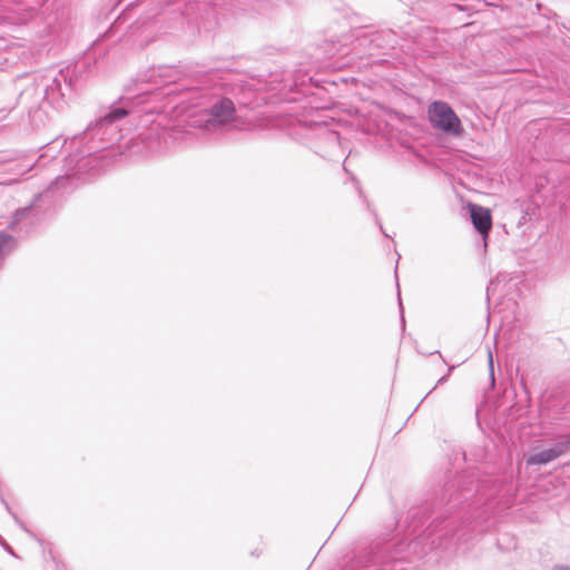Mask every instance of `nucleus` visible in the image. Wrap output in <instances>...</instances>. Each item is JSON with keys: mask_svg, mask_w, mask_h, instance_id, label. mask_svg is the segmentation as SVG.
<instances>
[{"mask_svg": "<svg viewBox=\"0 0 570 570\" xmlns=\"http://www.w3.org/2000/svg\"><path fill=\"white\" fill-rule=\"evenodd\" d=\"M435 389V386L425 395L423 396V400H426V396Z\"/></svg>", "mask_w": 570, "mask_h": 570, "instance_id": "393cba45", "label": "nucleus"}, {"mask_svg": "<svg viewBox=\"0 0 570 570\" xmlns=\"http://www.w3.org/2000/svg\"><path fill=\"white\" fill-rule=\"evenodd\" d=\"M383 33L379 31L363 32L362 35L357 36L356 41L360 47L364 48V53L372 56L374 53V49L383 48L381 43Z\"/></svg>", "mask_w": 570, "mask_h": 570, "instance_id": "1a4fd4ad", "label": "nucleus"}, {"mask_svg": "<svg viewBox=\"0 0 570 570\" xmlns=\"http://www.w3.org/2000/svg\"><path fill=\"white\" fill-rule=\"evenodd\" d=\"M570 450V436L556 442L551 448L543 449L529 456L527 463L529 465H546L558 458L562 456Z\"/></svg>", "mask_w": 570, "mask_h": 570, "instance_id": "39448f33", "label": "nucleus"}, {"mask_svg": "<svg viewBox=\"0 0 570 570\" xmlns=\"http://www.w3.org/2000/svg\"><path fill=\"white\" fill-rule=\"evenodd\" d=\"M397 295H399V305H400V309H401V313H402V323L404 324L403 306H402L400 293Z\"/></svg>", "mask_w": 570, "mask_h": 570, "instance_id": "4be33fe9", "label": "nucleus"}, {"mask_svg": "<svg viewBox=\"0 0 570 570\" xmlns=\"http://www.w3.org/2000/svg\"><path fill=\"white\" fill-rule=\"evenodd\" d=\"M371 212H372V214L374 215V217H375V222H376V224L379 225V227H380L381 232H382V233L387 237L389 235H387V234H385V232H384V229H383V226H382V223H381V220H380V218H379L377 214L375 213V210H374V209H371Z\"/></svg>", "mask_w": 570, "mask_h": 570, "instance_id": "dca6fc26", "label": "nucleus"}, {"mask_svg": "<svg viewBox=\"0 0 570 570\" xmlns=\"http://www.w3.org/2000/svg\"><path fill=\"white\" fill-rule=\"evenodd\" d=\"M236 109L232 99L217 97L207 108L199 110L190 119V126L208 134L222 131L235 119Z\"/></svg>", "mask_w": 570, "mask_h": 570, "instance_id": "7ed1b4c3", "label": "nucleus"}, {"mask_svg": "<svg viewBox=\"0 0 570 570\" xmlns=\"http://www.w3.org/2000/svg\"><path fill=\"white\" fill-rule=\"evenodd\" d=\"M0 502L3 504L4 509L7 510V512L12 515L13 520L16 521V523L22 529L24 530L26 532L30 533V531L27 529L26 524L17 517V514L11 510L9 503L6 501V499L3 498L2 493L0 492Z\"/></svg>", "mask_w": 570, "mask_h": 570, "instance_id": "f8f14e48", "label": "nucleus"}, {"mask_svg": "<svg viewBox=\"0 0 570 570\" xmlns=\"http://www.w3.org/2000/svg\"><path fill=\"white\" fill-rule=\"evenodd\" d=\"M431 124L444 132L460 136L463 131L461 121L448 102L433 101L429 108Z\"/></svg>", "mask_w": 570, "mask_h": 570, "instance_id": "20e7f679", "label": "nucleus"}, {"mask_svg": "<svg viewBox=\"0 0 570 570\" xmlns=\"http://www.w3.org/2000/svg\"><path fill=\"white\" fill-rule=\"evenodd\" d=\"M315 148H316V154H320V155H322V156H325L326 150H323V148H322V146H321V145H316V146H315Z\"/></svg>", "mask_w": 570, "mask_h": 570, "instance_id": "aec40b11", "label": "nucleus"}, {"mask_svg": "<svg viewBox=\"0 0 570 570\" xmlns=\"http://www.w3.org/2000/svg\"><path fill=\"white\" fill-rule=\"evenodd\" d=\"M1 546L11 554H13L12 548L1 538L0 540Z\"/></svg>", "mask_w": 570, "mask_h": 570, "instance_id": "6ab92c4d", "label": "nucleus"}, {"mask_svg": "<svg viewBox=\"0 0 570 570\" xmlns=\"http://www.w3.org/2000/svg\"><path fill=\"white\" fill-rule=\"evenodd\" d=\"M315 137L321 145L333 151L340 147V134L336 130L328 129L323 124L315 125Z\"/></svg>", "mask_w": 570, "mask_h": 570, "instance_id": "6e6552de", "label": "nucleus"}, {"mask_svg": "<svg viewBox=\"0 0 570 570\" xmlns=\"http://www.w3.org/2000/svg\"><path fill=\"white\" fill-rule=\"evenodd\" d=\"M452 370H453V367H450V368L448 370V374L443 375L442 377H440V379L438 380V382H436V384H435V387H436L438 385L443 384L444 382H446V380H448V377H449V374H450V372H451Z\"/></svg>", "mask_w": 570, "mask_h": 570, "instance_id": "a211bd4d", "label": "nucleus"}, {"mask_svg": "<svg viewBox=\"0 0 570 570\" xmlns=\"http://www.w3.org/2000/svg\"><path fill=\"white\" fill-rule=\"evenodd\" d=\"M430 354H431V355H432V354H439V355L441 356V354H440V352H439V351L431 352Z\"/></svg>", "mask_w": 570, "mask_h": 570, "instance_id": "a878e982", "label": "nucleus"}, {"mask_svg": "<svg viewBox=\"0 0 570 570\" xmlns=\"http://www.w3.org/2000/svg\"><path fill=\"white\" fill-rule=\"evenodd\" d=\"M37 222L35 203L29 206L18 208L12 217L9 228L16 232L28 233L29 228Z\"/></svg>", "mask_w": 570, "mask_h": 570, "instance_id": "423d86ee", "label": "nucleus"}, {"mask_svg": "<svg viewBox=\"0 0 570 570\" xmlns=\"http://www.w3.org/2000/svg\"><path fill=\"white\" fill-rule=\"evenodd\" d=\"M69 180H70V176L69 175L57 177L56 180L48 188V190H46L45 195L49 194L50 191H53V190L58 189L59 187H63L65 184L68 183Z\"/></svg>", "mask_w": 570, "mask_h": 570, "instance_id": "ddd939ff", "label": "nucleus"}, {"mask_svg": "<svg viewBox=\"0 0 570 570\" xmlns=\"http://www.w3.org/2000/svg\"><path fill=\"white\" fill-rule=\"evenodd\" d=\"M469 209L474 228L480 233L483 239H485L492 227L490 210L475 204H470Z\"/></svg>", "mask_w": 570, "mask_h": 570, "instance_id": "0eeeda50", "label": "nucleus"}, {"mask_svg": "<svg viewBox=\"0 0 570 570\" xmlns=\"http://www.w3.org/2000/svg\"><path fill=\"white\" fill-rule=\"evenodd\" d=\"M356 185H357L356 188L358 190V194L363 198L364 204L367 206V208L371 209V205H370L368 200L366 199V197L364 196V194H363V191H362V189H361V187H360L357 181H356Z\"/></svg>", "mask_w": 570, "mask_h": 570, "instance_id": "f3484780", "label": "nucleus"}, {"mask_svg": "<svg viewBox=\"0 0 570 570\" xmlns=\"http://www.w3.org/2000/svg\"><path fill=\"white\" fill-rule=\"evenodd\" d=\"M402 559L401 558H392L390 561H384L382 564H376V562L366 563L363 566L362 570H404L401 567Z\"/></svg>", "mask_w": 570, "mask_h": 570, "instance_id": "9d476101", "label": "nucleus"}, {"mask_svg": "<svg viewBox=\"0 0 570 570\" xmlns=\"http://www.w3.org/2000/svg\"><path fill=\"white\" fill-rule=\"evenodd\" d=\"M480 482L476 480L475 473L472 472L469 475L463 474L459 476L456 481L446 483L441 499L432 503L431 507L422 505L411 508L404 520L405 529L409 534H415L419 531L420 534L414 540H411L409 547L415 548L423 540L433 537L439 531L441 532L438 537L440 542L436 543L435 539H433L431 542L432 548L442 547L443 541L461 542L465 532L460 533L461 530L450 528L453 521L442 525L444 514L451 513L454 508L480 493Z\"/></svg>", "mask_w": 570, "mask_h": 570, "instance_id": "f257e3e1", "label": "nucleus"}, {"mask_svg": "<svg viewBox=\"0 0 570 570\" xmlns=\"http://www.w3.org/2000/svg\"><path fill=\"white\" fill-rule=\"evenodd\" d=\"M144 97L145 94H139L136 97L137 101L131 100L130 97L120 98L118 102L109 107L107 112L87 126L83 139L88 138L91 144L87 148V155L106 149L121 138L118 122L126 116L131 115L135 108L144 101Z\"/></svg>", "mask_w": 570, "mask_h": 570, "instance_id": "f03ea898", "label": "nucleus"}, {"mask_svg": "<svg viewBox=\"0 0 570 570\" xmlns=\"http://www.w3.org/2000/svg\"><path fill=\"white\" fill-rule=\"evenodd\" d=\"M49 556L55 560V557L52 556V551H49Z\"/></svg>", "mask_w": 570, "mask_h": 570, "instance_id": "cd10ccee", "label": "nucleus"}, {"mask_svg": "<svg viewBox=\"0 0 570 570\" xmlns=\"http://www.w3.org/2000/svg\"><path fill=\"white\" fill-rule=\"evenodd\" d=\"M17 240L14 237L7 233H0V261L16 247Z\"/></svg>", "mask_w": 570, "mask_h": 570, "instance_id": "9b49d317", "label": "nucleus"}, {"mask_svg": "<svg viewBox=\"0 0 570 570\" xmlns=\"http://www.w3.org/2000/svg\"><path fill=\"white\" fill-rule=\"evenodd\" d=\"M155 72H156V70H155V68H153V69H151V75H150L148 78H144V79H141V81H150V80L154 78Z\"/></svg>", "mask_w": 570, "mask_h": 570, "instance_id": "412c9836", "label": "nucleus"}, {"mask_svg": "<svg viewBox=\"0 0 570 570\" xmlns=\"http://www.w3.org/2000/svg\"><path fill=\"white\" fill-rule=\"evenodd\" d=\"M488 363H489V374H490L491 384H492V386H494L495 379H494V367H493V354L490 348L488 350Z\"/></svg>", "mask_w": 570, "mask_h": 570, "instance_id": "2eb2a0df", "label": "nucleus"}, {"mask_svg": "<svg viewBox=\"0 0 570 570\" xmlns=\"http://www.w3.org/2000/svg\"><path fill=\"white\" fill-rule=\"evenodd\" d=\"M42 197V194H38L35 198V203L38 202V199H40Z\"/></svg>", "mask_w": 570, "mask_h": 570, "instance_id": "b1692460", "label": "nucleus"}, {"mask_svg": "<svg viewBox=\"0 0 570 570\" xmlns=\"http://www.w3.org/2000/svg\"><path fill=\"white\" fill-rule=\"evenodd\" d=\"M553 570H570L569 566H556Z\"/></svg>", "mask_w": 570, "mask_h": 570, "instance_id": "5701e85b", "label": "nucleus"}, {"mask_svg": "<svg viewBox=\"0 0 570 570\" xmlns=\"http://www.w3.org/2000/svg\"><path fill=\"white\" fill-rule=\"evenodd\" d=\"M53 85H56L57 87L59 86V83L57 82V79H53Z\"/></svg>", "mask_w": 570, "mask_h": 570, "instance_id": "bb28decb", "label": "nucleus"}, {"mask_svg": "<svg viewBox=\"0 0 570 570\" xmlns=\"http://www.w3.org/2000/svg\"><path fill=\"white\" fill-rule=\"evenodd\" d=\"M35 164H22L21 161L16 164L14 167L11 169L12 173L16 175L22 176L27 173H29L33 168Z\"/></svg>", "mask_w": 570, "mask_h": 570, "instance_id": "4468645a", "label": "nucleus"}]
</instances>
